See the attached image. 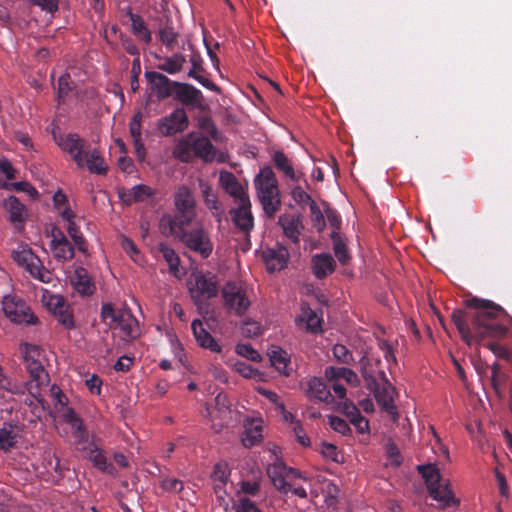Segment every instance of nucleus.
Wrapping results in <instances>:
<instances>
[{
    "label": "nucleus",
    "instance_id": "nucleus-1",
    "mask_svg": "<svg viewBox=\"0 0 512 512\" xmlns=\"http://www.w3.org/2000/svg\"><path fill=\"white\" fill-rule=\"evenodd\" d=\"M468 308L474 312H466L456 309L451 314V319L457 327L461 338L471 345L485 338H501L506 335L507 328L496 322L498 314L503 308L490 300L471 298L465 302Z\"/></svg>",
    "mask_w": 512,
    "mask_h": 512
},
{
    "label": "nucleus",
    "instance_id": "nucleus-2",
    "mask_svg": "<svg viewBox=\"0 0 512 512\" xmlns=\"http://www.w3.org/2000/svg\"><path fill=\"white\" fill-rule=\"evenodd\" d=\"M174 213L164 214L159 223L161 233L190 226L197 218L196 200L187 186H180L174 194Z\"/></svg>",
    "mask_w": 512,
    "mask_h": 512
},
{
    "label": "nucleus",
    "instance_id": "nucleus-3",
    "mask_svg": "<svg viewBox=\"0 0 512 512\" xmlns=\"http://www.w3.org/2000/svg\"><path fill=\"white\" fill-rule=\"evenodd\" d=\"M217 149L211 140L195 132H189L178 140L172 150V156L182 163H190L193 159H201L210 163L216 159Z\"/></svg>",
    "mask_w": 512,
    "mask_h": 512
},
{
    "label": "nucleus",
    "instance_id": "nucleus-4",
    "mask_svg": "<svg viewBox=\"0 0 512 512\" xmlns=\"http://www.w3.org/2000/svg\"><path fill=\"white\" fill-rule=\"evenodd\" d=\"M254 183L264 213L273 218L280 210L281 199L278 181L272 168L267 166L261 169Z\"/></svg>",
    "mask_w": 512,
    "mask_h": 512
},
{
    "label": "nucleus",
    "instance_id": "nucleus-5",
    "mask_svg": "<svg viewBox=\"0 0 512 512\" xmlns=\"http://www.w3.org/2000/svg\"><path fill=\"white\" fill-rule=\"evenodd\" d=\"M417 470L425 480L433 499L441 502L443 507L458 505L459 500L454 497L449 484L442 482L440 471L435 464L419 465Z\"/></svg>",
    "mask_w": 512,
    "mask_h": 512
},
{
    "label": "nucleus",
    "instance_id": "nucleus-6",
    "mask_svg": "<svg viewBox=\"0 0 512 512\" xmlns=\"http://www.w3.org/2000/svg\"><path fill=\"white\" fill-rule=\"evenodd\" d=\"M189 226H184L162 233L165 236H171L181 241L188 249L201 255L202 258H208L213 251V243L202 226L188 230Z\"/></svg>",
    "mask_w": 512,
    "mask_h": 512
},
{
    "label": "nucleus",
    "instance_id": "nucleus-7",
    "mask_svg": "<svg viewBox=\"0 0 512 512\" xmlns=\"http://www.w3.org/2000/svg\"><path fill=\"white\" fill-rule=\"evenodd\" d=\"M221 296L225 309L238 317L243 316L251 305L242 287L231 281L224 284Z\"/></svg>",
    "mask_w": 512,
    "mask_h": 512
},
{
    "label": "nucleus",
    "instance_id": "nucleus-8",
    "mask_svg": "<svg viewBox=\"0 0 512 512\" xmlns=\"http://www.w3.org/2000/svg\"><path fill=\"white\" fill-rule=\"evenodd\" d=\"M2 309L7 318L15 323L35 324L37 317L31 313L24 300L16 296L7 295L3 298Z\"/></svg>",
    "mask_w": 512,
    "mask_h": 512
},
{
    "label": "nucleus",
    "instance_id": "nucleus-9",
    "mask_svg": "<svg viewBox=\"0 0 512 512\" xmlns=\"http://www.w3.org/2000/svg\"><path fill=\"white\" fill-rule=\"evenodd\" d=\"M56 144L66 153H68L79 168H84V152L86 151V141L77 133H68L66 135L53 134Z\"/></svg>",
    "mask_w": 512,
    "mask_h": 512
},
{
    "label": "nucleus",
    "instance_id": "nucleus-10",
    "mask_svg": "<svg viewBox=\"0 0 512 512\" xmlns=\"http://www.w3.org/2000/svg\"><path fill=\"white\" fill-rule=\"evenodd\" d=\"M267 474L274 487L285 494L291 489L292 481L301 476L298 470L287 467L282 461L269 465Z\"/></svg>",
    "mask_w": 512,
    "mask_h": 512
},
{
    "label": "nucleus",
    "instance_id": "nucleus-11",
    "mask_svg": "<svg viewBox=\"0 0 512 512\" xmlns=\"http://www.w3.org/2000/svg\"><path fill=\"white\" fill-rule=\"evenodd\" d=\"M189 126V118L184 108L174 109L168 116L158 120L157 128L161 135L172 136L184 132Z\"/></svg>",
    "mask_w": 512,
    "mask_h": 512
},
{
    "label": "nucleus",
    "instance_id": "nucleus-12",
    "mask_svg": "<svg viewBox=\"0 0 512 512\" xmlns=\"http://www.w3.org/2000/svg\"><path fill=\"white\" fill-rule=\"evenodd\" d=\"M22 353L26 362V368L31 378L36 382V386H40L47 380V373L42 364L35 359L40 355V348L36 345L24 343L22 345Z\"/></svg>",
    "mask_w": 512,
    "mask_h": 512
},
{
    "label": "nucleus",
    "instance_id": "nucleus-13",
    "mask_svg": "<svg viewBox=\"0 0 512 512\" xmlns=\"http://www.w3.org/2000/svg\"><path fill=\"white\" fill-rule=\"evenodd\" d=\"M238 206L230 210L233 224L243 233L249 234L254 227L249 197L237 201Z\"/></svg>",
    "mask_w": 512,
    "mask_h": 512
},
{
    "label": "nucleus",
    "instance_id": "nucleus-14",
    "mask_svg": "<svg viewBox=\"0 0 512 512\" xmlns=\"http://www.w3.org/2000/svg\"><path fill=\"white\" fill-rule=\"evenodd\" d=\"M145 78L158 99H166L173 95L177 81H172L166 75L156 71L145 72Z\"/></svg>",
    "mask_w": 512,
    "mask_h": 512
},
{
    "label": "nucleus",
    "instance_id": "nucleus-15",
    "mask_svg": "<svg viewBox=\"0 0 512 512\" xmlns=\"http://www.w3.org/2000/svg\"><path fill=\"white\" fill-rule=\"evenodd\" d=\"M173 94L175 99L188 107L200 108L204 101L202 92L189 83L177 82Z\"/></svg>",
    "mask_w": 512,
    "mask_h": 512
},
{
    "label": "nucleus",
    "instance_id": "nucleus-16",
    "mask_svg": "<svg viewBox=\"0 0 512 512\" xmlns=\"http://www.w3.org/2000/svg\"><path fill=\"white\" fill-rule=\"evenodd\" d=\"M189 48L192 50V53L190 55V63L191 68L187 74L188 77L193 78L198 83H200L203 87H205L208 90H211L216 93H220L221 89L219 86H217L214 82L209 80L208 78L201 75L205 71L203 66V58L201 54L193 49L192 45H189Z\"/></svg>",
    "mask_w": 512,
    "mask_h": 512
},
{
    "label": "nucleus",
    "instance_id": "nucleus-17",
    "mask_svg": "<svg viewBox=\"0 0 512 512\" xmlns=\"http://www.w3.org/2000/svg\"><path fill=\"white\" fill-rule=\"evenodd\" d=\"M262 258L269 272L280 271L287 265L289 252L284 246H277L263 251Z\"/></svg>",
    "mask_w": 512,
    "mask_h": 512
},
{
    "label": "nucleus",
    "instance_id": "nucleus-18",
    "mask_svg": "<svg viewBox=\"0 0 512 512\" xmlns=\"http://www.w3.org/2000/svg\"><path fill=\"white\" fill-rule=\"evenodd\" d=\"M191 328L194 338L200 347L208 349L214 353L222 352L221 345H219L216 339L204 328L201 320H193Z\"/></svg>",
    "mask_w": 512,
    "mask_h": 512
},
{
    "label": "nucleus",
    "instance_id": "nucleus-19",
    "mask_svg": "<svg viewBox=\"0 0 512 512\" xmlns=\"http://www.w3.org/2000/svg\"><path fill=\"white\" fill-rule=\"evenodd\" d=\"M374 392L377 403L382 409L390 415H397L396 406L393 399V386L391 384H380L376 381V385L369 387Z\"/></svg>",
    "mask_w": 512,
    "mask_h": 512
},
{
    "label": "nucleus",
    "instance_id": "nucleus-20",
    "mask_svg": "<svg viewBox=\"0 0 512 512\" xmlns=\"http://www.w3.org/2000/svg\"><path fill=\"white\" fill-rule=\"evenodd\" d=\"M306 396L311 400L324 402L330 404L334 401V397L323 379L319 377H313L308 380L307 388L305 389Z\"/></svg>",
    "mask_w": 512,
    "mask_h": 512
},
{
    "label": "nucleus",
    "instance_id": "nucleus-21",
    "mask_svg": "<svg viewBox=\"0 0 512 512\" xmlns=\"http://www.w3.org/2000/svg\"><path fill=\"white\" fill-rule=\"evenodd\" d=\"M219 182L221 187L231 197H233L236 202L249 197L248 194L245 192L243 186L239 183V181L232 172H220Z\"/></svg>",
    "mask_w": 512,
    "mask_h": 512
},
{
    "label": "nucleus",
    "instance_id": "nucleus-22",
    "mask_svg": "<svg viewBox=\"0 0 512 512\" xmlns=\"http://www.w3.org/2000/svg\"><path fill=\"white\" fill-rule=\"evenodd\" d=\"M336 267L333 257L328 253L316 254L312 257V272L318 279H324L334 272Z\"/></svg>",
    "mask_w": 512,
    "mask_h": 512
},
{
    "label": "nucleus",
    "instance_id": "nucleus-23",
    "mask_svg": "<svg viewBox=\"0 0 512 512\" xmlns=\"http://www.w3.org/2000/svg\"><path fill=\"white\" fill-rule=\"evenodd\" d=\"M85 457L88 458L92 462L93 466L100 471L110 475L116 474L117 471L113 464L108 461L103 450L94 443L89 444L88 451L85 452Z\"/></svg>",
    "mask_w": 512,
    "mask_h": 512
},
{
    "label": "nucleus",
    "instance_id": "nucleus-24",
    "mask_svg": "<svg viewBox=\"0 0 512 512\" xmlns=\"http://www.w3.org/2000/svg\"><path fill=\"white\" fill-rule=\"evenodd\" d=\"M58 235L59 237L53 236L50 244L54 257L58 261L71 260L74 257V247L62 232L59 231Z\"/></svg>",
    "mask_w": 512,
    "mask_h": 512
},
{
    "label": "nucleus",
    "instance_id": "nucleus-25",
    "mask_svg": "<svg viewBox=\"0 0 512 512\" xmlns=\"http://www.w3.org/2000/svg\"><path fill=\"white\" fill-rule=\"evenodd\" d=\"M84 167H87L89 172L97 175H106L108 171V166L103 156L96 148L86 149L84 152Z\"/></svg>",
    "mask_w": 512,
    "mask_h": 512
},
{
    "label": "nucleus",
    "instance_id": "nucleus-26",
    "mask_svg": "<svg viewBox=\"0 0 512 512\" xmlns=\"http://www.w3.org/2000/svg\"><path fill=\"white\" fill-rule=\"evenodd\" d=\"M71 282L77 292L81 295L89 296L94 293L95 285L89 276L88 271L83 267H77L71 277Z\"/></svg>",
    "mask_w": 512,
    "mask_h": 512
},
{
    "label": "nucleus",
    "instance_id": "nucleus-27",
    "mask_svg": "<svg viewBox=\"0 0 512 512\" xmlns=\"http://www.w3.org/2000/svg\"><path fill=\"white\" fill-rule=\"evenodd\" d=\"M53 312L58 322L63 325L66 329H72L75 326L73 313L70 310L69 305H67L63 298L55 297L52 299Z\"/></svg>",
    "mask_w": 512,
    "mask_h": 512
},
{
    "label": "nucleus",
    "instance_id": "nucleus-28",
    "mask_svg": "<svg viewBox=\"0 0 512 512\" xmlns=\"http://www.w3.org/2000/svg\"><path fill=\"white\" fill-rule=\"evenodd\" d=\"M278 224L283 229L284 235L293 243L299 242L300 228L302 227L299 217L290 214H283L278 218Z\"/></svg>",
    "mask_w": 512,
    "mask_h": 512
},
{
    "label": "nucleus",
    "instance_id": "nucleus-29",
    "mask_svg": "<svg viewBox=\"0 0 512 512\" xmlns=\"http://www.w3.org/2000/svg\"><path fill=\"white\" fill-rule=\"evenodd\" d=\"M129 311L130 309L126 306L116 308L112 303H104L101 307V318L110 328L116 329L124 319V313Z\"/></svg>",
    "mask_w": 512,
    "mask_h": 512
},
{
    "label": "nucleus",
    "instance_id": "nucleus-30",
    "mask_svg": "<svg viewBox=\"0 0 512 512\" xmlns=\"http://www.w3.org/2000/svg\"><path fill=\"white\" fill-rule=\"evenodd\" d=\"M200 187L202 188V196L206 207L210 210L216 220L220 222L224 212L222 203L218 200L210 185L200 181Z\"/></svg>",
    "mask_w": 512,
    "mask_h": 512
},
{
    "label": "nucleus",
    "instance_id": "nucleus-31",
    "mask_svg": "<svg viewBox=\"0 0 512 512\" xmlns=\"http://www.w3.org/2000/svg\"><path fill=\"white\" fill-rule=\"evenodd\" d=\"M269 359L271 365L275 367V369L284 376L290 375V357L288 353L283 350L281 347L273 346L269 353Z\"/></svg>",
    "mask_w": 512,
    "mask_h": 512
},
{
    "label": "nucleus",
    "instance_id": "nucleus-32",
    "mask_svg": "<svg viewBox=\"0 0 512 512\" xmlns=\"http://www.w3.org/2000/svg\"><path fill=\"white\" fill-rule=\"evenodd\" d=\"M195 287L198 294L206 299H211L218 294V283L215 276H197Z\"/></svg>",
    "mask_w": 512,
    "mask_h": 512
},
{
    "label": "nucleus",
    "instance_id": "nucleus-33",
    "mask_svg": "<svg viewBox=\"0 0 512 512\" xmlns=\"http://www.w3.org/2000/svg\"><path fill=\"white\" fill-rule=\"evenodd\" d=\"M298 320L301 323H305L306 330L309 332L317 333L321 331L322 318L307 303L301 305V314Z\"/></svg>",
    "mask_w": 512,
    "mask_h": 512
},
{
    "label": "nucleus",
    "instance_id": "nucleus-34",
    "mask_svg": "<svg viewBox=\"0 0 512 512\" xmlns=\"http://www.w3.org/2000/svg\"><path fill=\"white\" fill-rule=\"evenodd\" d=\"M127 16L131 21V29L133 34L141 41L146 44H149L152 40V35L150 30L147 28L143 18L132 12L131 9H128Z\"/></svg>",
    "mask_w": 512,
    "mask_h": 512
},
{
    "label": "nucleus",
    "instance_id": "nucleus-35",
    "mask_svg": "<svg viewBox=\"0 0 512 512\" xmlns=\"http://www.w3.org/2000/svg\"><path fill=\"white\" fill-rule=\"evenodd\" d=\"M117 328L123 333L125 341H131L140 336L139 322L131 310L128 313H124V319H122Z\"/></svg>",
    "mask_w": 512,
    "mask_h": 512
},
{
    "label": "nucleus",
    "instance_id": "nucleus-36",
    "mask_svg": "<svg viewBox=\"0 0 512 512\" xmlns=\"http://www.w3.org/2000/svg\"><path fill=\"white\" fill-rule=\"evenodd\" d=\"M160 42L168 51H173L178 46L179 33L173 27L170 20H167L158 30Z\"/></svg>",
    "mask_w": 512,
    "mask_h": 512
},
{
    "label": "nucleus",
    "instance_id": "nucleus-37",
    "mask_svg": "<svg viewBox=\"0 0 512 512\" xmlns=\"http://www.w3.org/2000/svg\"><path fill=\"white\" fill-rule=\"evenodd\" d=\"M4 208L9 213L12 223H23L26 218L25 206L15 196L8 197L4 202Z\"/></svg>",
    "mask_w": 512,
    "mask_h": 512
},
{
    "label": "nucleus",
    "instance_id": "nucleus-38",
    "mask_svg": "<svg viewBox=\"0 0 512 512\" xmlns=\"http://www.w3.org/2000/svg\"><path fill=\"white\" fill-rule=\"evenodd\" d=\"M152 195L153 191L149 186L139 184L132 187L128 193L120 195V198L125 204L130 205L133 202H143Z\"/></svg>",
    "mask_w": 512,
    "mask_h": 512
},
{
    "label": "nucleus",
    "instance_id": "nucleus-39",
    "mask_svg": "<svg viewBox=\"0 0 512 512\" xmlns=\"http://www.w3.org/2000/svg\"><path fill=\"white\" fill-rule=\"evenodd\" d=\"M186 62V57L182 53H174L172 56L164 57L163 63L158 66L161 71H164L168 74L174 75L179 73L184 63Z\"/></svg>",
    "mask_w": 512,
    "mask_h": 512
},
{
    "label": "nucleus",
    "instance_id": "nucleus-40",
    "mask_svg": "<svg viewBox=\"0 0 512 512\" xmlns=\"http://www.w3.org/2000/svg\"><path fill=\"white\" fill-rule=\"evenodd\" d=\"M325 376L331 381L342 378L350 384H355L358 382L357 374L353 370L346 367L329 366L325 369Z\"/></svg>",
    "mask_w": 512,
    "mask_h": 512
},
{
    "label": "nucleus",
    "instance_id": "nucleus-41",
    "mask_svg": "<svg viewBox=\"0 0 512 512\" xmlns=\"http://www.w3.org/2000/svg\"><path fill=\"white\" fill-rule=\"evenodd\" d=\"M272 161L278 171L282 172L289 179L293 181L296 180L294 168L288 157L282 151H274Z\"/></svg>",
    "mask_w": 512,
    "mask_h": 512
},
{
    "label": "nucleus",
    "instance_id": "nucleus-42",
    "mask_svg": "<svg viewBox=\"0 0 512 512\" xmlns=\"http://www.w3.org/2000/svg\"><path fill=\"white\" fill-rule=\"evenodd\" d=\"M33 278L49 283L51 281V273L43 266L40 258L35 255V259L31 260L24 268Z\"/></svg>",
    "mask_w": 512,
    "mask_h": 512
},
{
    "label": "nucleus",
    "instance_id": "nucleus-43",
    "mask_svg": "<svg viewBox=\"0 0 512 512\" xmlns=\"http://www.w3.org/2000/svg\"><path fill=\"white\" fill-rule=\"evenodd\" d=\"M61 417L64 422L71 427L73 436L86 429L81 417L71 407L63 409V411H61Z\"/></svg>",
    "mask_w": 512,
    "mask_h": 512
},
{
    "label": "nucleus",
    "instance_id": "nucleus-44",
    "mask_svg": "<svg viewBox=\"0 0 512 512\" xmlns=\"http://www.w3.org/2000/svg\"><path fill=\"white\" fill-rule=\"evenodd\" d=\"M331 239L333 242V251H334L336 258L338 259V261L340 263L346 264L348 262V260L350 259V256L348 254L346 244H345L341 234L339 232H337L336 230H334L331 233Z\"/></svg>",
    "mask_w": 512,
    "mask_h": 512
},
{
    "label": "nucleus",
    "instance_id": "nucleus-45",
    "mask_svg": "<svg viewBox=\"0 0 512 512\" xmlns=\"http://www.w3.org/2000/svg\"><path fill=\"white\" fill-rule=\"evenodd\" d=\"M159 252L168 263L170 271L176 274L179 271L180 258L175 250L165 243H160Z\"/></svg>",
    "mask_w": 512,
    "mask_h": 512
},
{
    "label": "nucleus",
    "instance_id": "nucleus-46",
    "mask_svg": "<svg viewBox=\"0 0 512 512\" xmlns=\"http://www.w3.org/2000/svg\"><path fill=\"white\" fill-rule=\"evenodd\" d=\"M17 434L14 432L12 426L0 428V450L5 452L10 451L17 442Z\"/></svg>",
    "mask_w": 512,
    "mask_h": 512
},
{
    "label": "nucleus",
    "instance_id": "nucleus-47",
    "mask_svg": "<svg viewBox=\"0 0 512 512\" xmlns=\"http://www.w3.org/2000/svg\"><path fill=\"white\" fill-rule=\"evenodd\" d=\"M360 366H361V374L363 378L365 379L367 386L372 387V385H376V377H375V368L373 367V364L371 363V359L368 356H363L360 359Z\"/></svg>",
    "mask_w": 512,
    "mask_h": 512
},
{
    "label": "nucleus",
    "instance_id": "nucleus-48",
    "mask_svg": "<svg viewBox=\"0 0 512 512\" xmlns=\"http://www.w3.org/2000/svg\"><path fill=\"white\" fill-rule=\"evenodd\" d=\"M67 231L69 236L74 241L75 245L77 246L78 250L84 254L87 253V245L86 240L83 237V235L80 232L79 227L76 225L74 221H70V223L67 225Z\"/></svg>",
    "mask_w": 512,
    "mask_h": 512
},
{
    "label": "nucleus",
    "instance_id": "nucleus-49",
    "mask_svg": "<svg viewBox=\"0 0 512 512\" xmlns=\"http://www.w3.org/2000/svg\"><path fill=\"white\" fill-rule=\"evenodd\" d=\"M12 258L19 266L25 268L31 260L35 259V254L29 247L23 246L12 252Z\"/></svg>",
    "mask_w": 512,
    "mask_h": 512
},
{
    "label": "nucleus",
    "instance_id": "nucleus-50",
    "mask_svg": "<svg viewBox=\"0 0 512 512\" xmlns=\"http://www.w3.org/2000/svg\"><path fill=\"white\" fill-rule=\"evenodd\" d=\"M309 208L313 226L317 229L318 232L323 231L326 226V223L325 216L323 215L322 211L320 210L315 201H311V205L309 206Z\"/></svg>",
    "mask_w": 512,
    "mask_h": 512
},
{
    "label": "nucleus",
    "instance_id": "nucleus-51",
    "mask_svg": "<svg viewBox=\"0 0 512 512\" xmlns=\"http://www.w3.org/2000/svg\"><path fill=\"white\" fill-rule=\"evenodd\" d=\"M72 90V82L69 74H64L58 79L57 98L58 103L64 102L68 93Z\"/></svg>",
    "mask_w": 512,
    "mask_h": 512
},
{
    "label": "nucleus",
    "instance_id": "nucleus-52",
    "mask_svg": "<svg viewBox=\"0 0 512 512\" xmlns=\"http://www.w3.org/2000/svg\"><path fill=\"white\" fill-rule=\"evenodd\" d=\"M333 355L337 359L338 362L343 364H352L354 362V357L352 352L342 344H336L333 347Z\"/></svg>",
    "mask_w": 512,
    "mask_h": 512
},
{
    "label": "nucleus",
    "instance_id": "nucleus-53",
    "mask_svg": "<svg viewBox=\"0 0 512 512\" xmlns=\"http://www.w3.org/2000/svg\"><path fill=\"white\" fill-rule=\"evenodd\" d=\"M236 353L242 357H245L251 361L259 362L261 361V355L257 350H255L251 344L247 343H239L236 346Z\"/></svg>",
    "mask_w": 512,
    "mask_h": 512
},
{
    "label": "nucleus",
    "instance_id": "nucleus-54",
    "mask_svg": "<svg viewBox=\"0 0 512 512\" xmlns=\"http://www.w3.org/2000/svg\"><path fill=\"white\" fill-rule=\"evenodd\" d=\"M349 408L353 409L354 417L350 419V422L355 426L359 433H365L369 429L368 420L361 415L360 411L354 404H351Z\"/></svg>",
    "mask_w": 512,
    "mask_h": 512
},
{
    "label": "nucleus",
    "instance_id": "nucleus-55",
    "mask_svg": "<svg viewBox=\"0 0 512 512\" xmlns=\"http://www.w3.org/2000/svg\"><path fill=\"white\" fill-rule=\"evenodd\" d=\"M330 427L342 434V435H350L351 428L346 420L338 416H330L329 418Z\"/></svg>",
    "mask_w": 512,
    "mask_h": 512
},
{
    "label": "nucleus",
    "instance_id": "nucleus-56",
    "mask_svg": "<svg viewBox=\"0 0 512 512\" xmlns=\"http://www.w3.org/2000/svg\"><path fill=\"white\" fill-rule=\"evenodd\" d=\"M291 196L294 199V201L301 206H310L311 201H314L312 197L301 186H295L291 191Z\"/></svg>",
    "mask_w": 512,
    "mask_h": 512
},
{
    "label": "nucleus",
    "instance_id": "nucleus-57",
    "mask_svg": "<svg viewBox=\"0 0 512 512\" xmlns=\"http://www.w3.org/2000/svg\"><path fill=\"white\" fill-rule=\"evenodd\" d=\"M141 122L142 114L141 112H137L129 123V132L132 140L142 139Z\"/></svg>",
    "mask_w": 512,
    "mask_h": 512
},
{
    "label": "nucleus",
    "instance_id": "nucleus-58",
    "mask_svg": "<svg viewBox=\"0 0 512 512\" xmlns=\"http://www.w3.org/2000/svg\"><path fill=\"white\" fill-rule=\"evenodd\" d=\"M378 347L383 353V357L390 366L391 364L397 365V359L395 357L391 344L386 340H379Z\"/></svg>",
    "mask_w": 512,
    "mask_h": 512
},
{
    "label": "nucleus",
    "instance_id": "nucleus-59",
    "mask_svg": "<svg viewBox=\"0 0 512 512\" xmlns=\"http://www.w3.org/2000/svg\"><path fill=\"white\" fill-rule=\"evenodd\" d=\"M161 488L167 492L179 493L183 490V482L177 478H164L161 481Z\"/></svg>",
    "mask_w": 512,
    "mask_h": 512
},
{
    "label": "nucleus",
    "instance_id": "nucleus-60",
    "mask_svg": "<svg viewBox=\"0 0 512 512\" xmlns=\"http://www.w3.org/2000/svg\"><path fill=\"white\" fill-rule=\"evenodd\" d=\"M141 72L140 59L139 57H135L132 62L131 68V80L130 86L131 91L136 92L139 89V74Z\"/></svg>",
    "mask_w": 512,
    "mask_h": 512
},
{
    "label": "nucleus",
    "instance_id": "nucleus-61",
    "mask_svg": "<svg viewBox=\"0 0 512 512\" xmlns=\"http://www.w3.org/2000/svg\"><path fill=\"white\" fill-rule=\"evenodd\" d=\"M235 510L236 512H261L256 504L247 497H242L239 499Z\"/></svg>",
    "mask_w": 512,
    "mask_h": 512
},
{
    "label": "nucleus",
    "instance_id": "nucleus-62",
    "mask_svg": "<svg viewBox=\"0 0 512 512\" xmlns=\"http://www.w3.org/2000/svg\"><path fill=\"white\" fill-rule=\"evenodd\" d=\"M488 348L498 357L502 358V359H510L511 357V352L508 348H506L505 346L501 345L500 343L498 342H489L488 343Z\"/></svg>",
    "mask_w": 512,
    "mask_h": 512
},
{
    "label": "nucleus",
    "instance_id": "nucleus-63",
    "mask_svg": "<svg viewBox=\"0 0 512 512\" xmlns=\"http://www.w3.org/2000/svg\"><path fill=\"white\" fill-rule=\"evenodd\" d=\"M74 438H75V443H76L78 449L84 453L87 452L89 444L91 443V442H89V434H88L87 429H84V430L80 431L79 433L75 434Z\"/></svg>",
    "mask_w": 512,
    "mask_h": 512
},
{
    "label": "nucleus",
    "instance_id": "nucleus-64",
    "mask_svg": "<svg viewBox=\"0 0 512 512\" xmlns=\"http://www.w3.org/2000/svg\"><path fill=\"white\" fill-rule=\"evenodd\" d=\"M325 216H326L329 224L333 228H335V229L340 228L341 222H342L341 216L335 209H333L327 205V207L325 208Z\"/></svg>",
    "mask_w": 512,
    "mask_h": 512
}]
</instances>
